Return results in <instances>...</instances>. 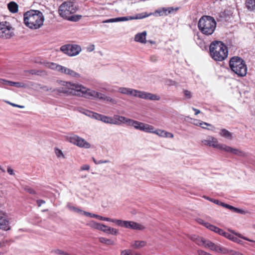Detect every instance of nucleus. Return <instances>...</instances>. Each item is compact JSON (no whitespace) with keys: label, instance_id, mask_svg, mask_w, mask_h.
I'll return each mask as SVG.
<instances>
[{"label":"nucleus","instance_id":"nucleus-4","mask_svg":"<svg viewBox=\"0 0 255 255\" xmlns=\"http://www.w3.org/2000/svg\"><path fill=\"white\" fill-rule=\"evenodd\" d=\"M202 142L205 145H209L238 156L244 157L247 156V153L244 151L234 148L224 144L219 143L218 139L213 136H209L206 139L203 140Z\"/></svg>","mask_w":255,"mask_h":255},{"label":"nucleus","instance_id":"nucleus-54","mask_svg":"<svg viewBox=\"0 0 255 255\" xmlns=\"http://www.w3.org/2000/svg\"><path fill=\"white\" fill-rule=\"evenodd\" d=\"M102 227H104V224H102L98 223L96 229L102 231V230H103L102 229Z\"/></svg>","mask_w":255,"mask_h":255},{"label":"nucleus","instance_id":"nucleus-48","mask_svg":"<svg viewBox=\"0 0 255 255\" xmlns=\"http://www.w3.org/2000/svg\"><path fill=\"white\" fill-rule=\"evenodd\" d=\"M221 206L226 208H227V209H229L230 210H231V211H233V209H234V207L233 206H231V205H230L229 204H225L224 203H221Z\"/></svg>","mask_w":255,"mask_h":255},{"label":"nucleus","instance_id":"nucleus-21","mask_svg":"<svg viewBox=\"0 0 255 255\" xmlns=\"http://www.w3.org/2000/svg\"><path fill=\"white\" fill-rule=\"evenodd\" d=\"M154 129V127L151 125L145 124L143 123H141L139 130L148 132V133H152L153 132V130Z\"/></svg>","mask_w":255,"mask_h":255},{"label":"nucleus","instance_id":"nucleus-18","mask_svg":"<svg viewBox=\"0 0 255 255\" xmlns=\"http://www.w3.org/2000/svg\"><path fill=\"white\" fill-rule=\"evenodd\" d=\"M130 119H128L124 116L119 115H115L114 117V121H116L118 123L116 124V125H120L121 124H126L127 126H128Z\"/></svg>","mask_w":255,"mask_h":255},{"label":"nucleus","instance_id":"nucleus-10","mask_svg":"<svg viewBox=\"0 0 255 255\" xmlns=\"http://www.w3.org/2000/svg\"><path fill=\"white\" fill-rule=\"evenodd\" d=\"M60 50L64 53L70 56L77 55L81 51V46L77 44H66L62 46Z\"/></svg>","mask_w":255,"mask_h":255},{"label":"nucleus","instance_id":"nucleus-19","mask_svg":"<svg viewBox=\"0 0 255 255\" xmlns=\"http://www.w3.org/2000/svg\"><path fill=\"white\" fill-rule=\"evenodd\" d=\"M174 10L173 7H163L161 9H159L156 11V12L159 13L160 16L167 15Z\"/></svg>","mask_w":255,"mask_h":255},{"label":"nucleus","instance_id":"nucleus-15","mask_svg":"<svg viewBox=\"0 0 255 255\" xmlns=\"http://www.w3.org/2000/svg\"><path fill=\"white\" fill-rule=\"evenodd\" d=\"M37 63H40V64L43 65L45 67L53 69L56 70L57 71L59 72V70L60 69V67H62V66L58 65L56 63L53 62H49L46 61H40V62H36Z\"/></svg>","mask_w":255,"mask_h":255},{"label":"nucleus","instance_id":"nucleus-60","mask_svg":"<svg viewBox=\"0 0 255 255\" xmlns=\"http://www.w3.org/2000/svg\"><path fill=\"white\" fill-rule=\"evenodd\" d=\"M45 203V201L43 200H37V203L38 206H40L42 204H44Z\"/></svg>","mask_w":255,"mask_h":255},{"label":"nucleus","instance_id":"nucleus-17","mask_svg":"<svg viewBox=\"0 0 255 255\" xmlns=\"http://www.w3.org/2000/svg\"><path fill=\"white\" fill-rule=\"evenodd\" d=\"M235 251L228 249L225 247H224L220 245H218L217 248H216V252L218 253L222 254L224 255L230 254L231 255H234Z\"/></svg>","mask_w":255,"mask_h":255},{"label":"nucleus","instance_id":"nucleus-24","mask_svg":"<svg viewBox=\"0 0 255 255\" xmlns=\"http://www.w3.org/2000/svg\"><path fill=\"white\" fill-rule=\"evenodd\" d=\"M146 245V242L144 241H135L131 245L132 248L137 249H140Z\"/></svg>","mask_w":255,"mask_h":255},{"label":"nucleus","instance_id":"nucleus-25","mask_svg":"<svg viewBox=\"0 0 255 255\" xmlns=\"http://www.w3.org/2000/svg\"><path fill=\"white\" fill-rule=\"evenodd\" d=\"M9 10L12 13H15L18 11V4L14 2L11 1L7 4Z\"/></svg>","mask_w":255,"mask_h":255},{"label":"nucleus","instance_id":"nucleus-64","mask_svg":"<svg viewBox=\"0 0 255 255\" xmlns=\"http://www.w3.org/2000/svg\"><path fill=\"white\" fill-rule=\"evenodd\" d=\"M192 110L194 111H195V114L196 115H197L199 114V113H200V111L199 110H198V109H195L194 108H192Z\"/></svg>","mask_w":255,"mask_h":255},{"label":"nucleus","instance_id":"nucleus-11","mask_svg":"<svg viewBox=\"0 0 255 255\" xmlns=\"http://www.w3.org/2000/svg\"><path fill=\"white\" fill-rule=\"evenodd\" d=\"M69 140L70 142L80 147H83L86 148H89L90 147V144L87 142L83 138L76 135H74L69 137Z\"/></svg>","mask_w":255,"mask_h":255},{"label":"nucleus","instance_id":"nucleus-16","mask_svg":"<svg viewBox=\"0 0 255 255\" xmlns=\"http://www.w3.org/2000/svg\"><path fill=\"white\" fill-rule=\"evenodd\" d=\"M152 133L156 134L160 137H169L173 138L174 137L173 134L172 133L166 131L164 130L160 129H154L153 130Z\"/></svg>","mask_w":255,"mask_h":255},{"label":"nucleus","instance_id":"nucleus-59","mask_svg":"<svg viewBox=\"0 0 255 255\" xmlns=\"http://www.w3.org/2000/svg\"><path fill=\"white\" fill-rule=\"evenodd\" d=\"M121 255H130L129 251L127 250H124L122 252Z\"/></svg>","mask_w":255,"mask_h":255},{"label":"nucleus","instance_id":"nucleus-13","mask_svg":"<svg viewBox=\"0 0 255 255\" xmlns=\"http://www.w3.org/2000/svg\"><path fill=\"white\" fill-rule=\"evenodd\" d=\"M60 68V69L59 70V72L62 74H64L71 78L76 79L79 78L81 77L80 74L77 73L76 72L71 69L68 68L63 66H62V67Z\"/></svg>","mask_w":255,"mask_h":255},{"label":"nucleus","instance_id":"nucleus-41","mask_svg":"<svg viewBox=\"0 0 255 255\" xmlns=\"http://www.w3.org/2000/svg\"><path fill=\"white\" fill-rule=\"evenodd\" d=\"M194 241L199 246L205 245L206 242H204L200 237L196 238Z\"/></svg>","mask_w":255,"mask_h":255},{"label":"nucleus","instance_id":"nucleus-39","mask_svg":"<svg viewBox=\"0 0 255 255\" xmlns=\"http://www.w3.org/2000/svg\"><path fill=\"white\" fill-rule=\"evenodd\" d=\"M228 239L231 240V241H232L234 242L237 243L238 244H243L242 241H241L240 239H239V238H238L232 235H231L230 236H228Z\"/></svg>","mask_w":255,"mask_h":255},{"label":"nucleus","instance_id":"nucleus-62","mask_svg":"<svg viewBox=\"0 0 255 255\" xmlns=\"http://www.w3.org/2000/svg\"><path fill=\"white\" fill-rule=\"evenodd\" d=\"M221 235L228 239V236H230L231 234L224 231L223 234H222Z\"/></svg>","mask_w":255,"mask_h":255},{"label":"nucleus","instance_id":"nucleus-3","mask_svg":"<svg viewBox=\"0 0 255 255\" xmlns=\"http://www.w3.org/2000/svg\"><path fill=\"white\" fill-rule=\"evenodd\" d=\"M210 55L216 61H223L228 55L227 46L221 41L212 42L209 47Z\"/></svg>","mask_w":255,"mask_h":255},{"label":"nucleus","instance_id":"nucleus-6","mask_svg":"<svg viewBox=\"0 0 255 255\" xmlns=\"http://www.w3.org/2000/svg\"><path fill=\"white\" fill-rule=\"evenodd\" d=\"M198 26L203 34L210 35L215 30L216 22L213 17L205 15L199 19Z\"/></svg>","mask_w":255,"mask_h":255},{"label":"nucleus","instance_id":"nucleus-2","mask_svg":"<svg viewBox=\"0 0 255 255\" xmlns=\"http://www.w3.org/2000/svg\"><path fill=\"white\" fill-rule=\"evenodd\" d=\"M44 16L42 13L37 10H30L24 14V24L29 28L36 29L43 23Z\"/></svg>","mask_w":255,"mask_h":255},{"label":"nucleus","instance_id":"nucleus-46","mask_svg":"<svg viewBox=\"0 0 255 255\" xmlns=\"http://www.w3.org/2000/svg\"><path fill=\"white\" fill-rule=\"evenodd\" d=\"M184 96L186 99H190L192 97L191 93L188 90H184Z\"/></svg>","mask_w":255,"mask_h":255},{"label":"nucleus","instance_id":"nucleus-45","mask_svg":"<svg viewBox=\"0 0 255 255\" xmlns=\"http://www.w3.org/2000/svg\"><path fill=\"white\" fill-rule=\"evenodd\" d=\"M24 190L30 194L35 195L36 194L35 191L28 186L25 187Z\"/></svg>","mask_w":255,"mask_h":255},{"label":"nucleus","instance_id":"nucleus-53","mask_svg":"<svg viewBox=\"0 0 255 255\" xmlns=\"http://www.w3.org/2000/svg\"><path fill=\"white\" fill-rule=\"evenodd\" d=\"M90 169V166L87 164H84L81 167L82 170H89Z\"/></svg>","mask_w":255,"mask_h":255},{"label":"nucleus","instance_id":"nucleus-8","mask_svg":"<svg viewBox=\"0 0 255 255\" xmlns=\"http://www.w3.org/2000/svg\"><path fill=\"white\" fill-rule=\"evenodd\" d=\"M77 9L74 3L71 1H66L62 3L59 8V15L66 19L69 15L77 11Z\"/></svg>","mask_w":255,"mask_h":255},{"label":"nucleus","instance_id":"nucleus-33","mask_svg":"<svg viewBox=\"0 0 255 255\" xmlns=\"http://www.w3.org/2000/svg\"><path fill=\"white\" fill-rule=\"evenodd\" d=\"M106 233L108 234H112L113 235H117L119 234V231L118 229H116L115 228H113L108 227V228L106 229Z\"/></svg>","mask_w":255,"mask_h":255},{"label":"nucleus","instance_id":"nucleus-5","mask_svg":"<svg viewBox=\"0 0 255 255\" xmlns=\"http://www.w3.org/2000/svg\"><path fill=\"white\" fill-rule=\"evenodd\" d=\"M229 67L238 77H243L247 73V66L245 60L239 56H233L229 61Z\"/></svg>","mask_w":255,"mask_h":255},{"label":"nucleus","instance_id":"nucleus-28","mask_svg":"<svg viewBox=\"0 0 255 255\" xmlns=\"http://www.w3.org/2000/svg\"><path fill=\"white\" fill-rule=\"evenodd\" d=\"M246 5L247 8L250 10H253L255 9V0H246Z\"/></svg>","mask_w":255,"mask_h":255},{"label":"nucleus","instance_id":"nucleus-47","mask_svg":"<svg viewBox=\"0 0 255 255\" xmlns=\"http://www.w3.org/2000/svg\"><path fill=\"white\" fill-rule=\"evenodd\" d=\"M236 235L238 236L239 238H241V239H243L245 240H246V241H248L249 242H255V241L252 240H251L247 237H245L244 236H243V235H242L241 234H239V233H236Z\"/></svg>","mask_w":255,"mask_h":255},{"label":"nucleus","instance_id":"nucleus-9","mask_svg":"<svg viewBox=\"0 0 255 255\" xmlns=\"http://www.w3.org/2000/svg\"><path fill=\"white\" fill-rule=\"evenodd\" d=\"M14 35V28L7 21L0 22V38H10Z\"/></svg>","mask_w":255,"mask_h":255},{"label":"nucleus","instance_id":"nucleus-50","mask_svg":"<svg viewBox=\"0 0 255 255\" xmlns=\"http://www.w3.org/2000/svg\"><path fill=\"white\" fill-rule=\"evenodd\" d=\"M40 89H42V90H43L44 91H51V92L54 91V90H52V89L51 88H49L46 86H41Z\"/></svg>","mask_w":255,"mask_h":255},{"label":"nucleus","instance_id":"nucleus-52","mask_svg":"<svg viewBox=\"0 0 255 255\" xmlns=\"http://www.w3.org/2000/svg\"><path fill=\"white\" fill-rule=\"evenodd\" d=\"M98 219L102 221H110V218L104 217L98 215Z\"/></svg>","mask_w":255,"mask_h":255},{"label":"nucleus","instance_id":"nucleus-1","mask_svg":"<svg viewBox=\"0 0 255 255\" xmlns=\"http://www.w3.org/2000/svg\"><path fill=\"white\" fill-rule=\"evenodd\" d=\"M64 87L59 88L58 91L64 94H71L86 98H98L106 102L114 103L115 101L110 97L97 91L90 90L81 84L66 82Z\"/></svg>","mask_w":255,"mask_h":255},{"label":"nucleus","instance_id":"nucleus-57","mask_svg":"<svg viewBox=\"0 0 255 255\" xmlns=\"http://www.w3.org/2000/svg\"><path fill=\"white\" fill-rule=\"evenodd\" d=\"M210 201L217 204V205H221V203H222L220 201H219L218 200L214 199H210Z\"/></svg>","mask_w":255,"mask_h":255},{"label":"nucleus","instance_id":"nucleus-34","mask_svg":"<svg viewBox=\"0 0 255 255\" xmlns=\"http://www.w3.org/2000/svg\"><path fill=\"white\" fill-rule=\"evenodd\" d=\"M82 16L80 15H69L66 19L69 21H77L79 20Z\"/></svg>","mask_w":255,"mask_h":255},{"label":"nucleus","instance_id":"nucleus-32","mask_svg":"<svg viewBox=\"0 0 255 255\" xmlns=\"http://www.w3.org/2000/svg\"><path fill=\"white\" fill-rule=\"evenodd\" d=\"M99 240L100 243L108 245H113L114 244V242L113 241L104 237L99 238Z\"/></svg>","mask_w":255,"mask_h":255},{"label":"nucleus","instance_id":"nucleus-7","mask_svg":"<svg viewBox=\"0 0 255 255\" xmlns=\"http://www.w3.org/2000/svg\"><path fill=\"white\" fill-rule=\"evenodd\" d=\"M118 91L125 95H131L144 100L151 101H158L160 100V97L157 95L131 88L120 87L119 88Z\"/></svg>","mask_w":255,"mask_h":255},{"label":"nucleus","instance_id":"nucleus-12","mask_svg":"<svg viewBox=\"0 0 255 255\" xmlns=\"http://www.w3.org/2000/svg\"><path fill=\"white\" fill-rule=\"evenodd\" d=\"M122 227L132 230H137L142 231L145 228V227L139 223L131 221H123Z\"/></svg>","mask_w":255,"mask_h":255},{"label":"nucleus","instance_id":"nucleus-20","mask_svg":"<svg viewBox=\"0 0 255 255\" xmlns=\"http://www.w3.org/2000/svg\"><path fill=\"white\" fill-rule=\"evenodd\" d=\"M146 32L143 31L141 33H137L135 35L134 40L135 41L139 42L142 43H146Z\"/></svg>","mask_w":255,"mask_h":255},{"label":"nucleus","instance_id":"nucleus-26","mask_svg":"<svg viewBox=\"0 0 255 255\" xmlns=\"http://www.w3.org/2000/svg\"><path fill=\"white\" fill-rule=\"evenodd\" d=\"M128 126L133 127L136 129L139 130L142 122L130 119Z\"/></svg>","mask_w":255,"mask_h":255},{"label":"nucleus","instance_id":"nucleus-31","mask_svg":"<svg viewBox=\"0 0 255 255\" xmlns=\"http://www.w3.org/2000/svg\"><path fill=\"white\" fill-rule=\"evenodd\" d=\"M218 245V244H215L210 241H208L205 243L204 246L209 248L211 250L216 252Z\"/></svg>","mask_w":255,"mask_h":255},{"label":"nucleus","instance_id":"nucleus-56","mask_svg":"<svg viewBox=\"0 0 255 255\" xmlns=\"http://www.w3.org/2000/svg\"><path fill=\"white\" fill-rule=\"evenodd\" d=\"M115 22H117L116 18L109 19L106 20L104 21V22H105V23Z\"/></svg>","mask_w":255,"mask_h":255},{"label":"nucleus","instance_id":"nucleus-23","mask_svg":"<svg viewBox=\"0 0 255 255\" xmlns=\"http://www.w3.org/2000/svg\"><path fill=\"white\" fill-rule=\"evenodd\" d=\"M100 121L106 123V124H110L112 125L118 124L116 121H114V119L110 117H108L105 115H103L100 119Z\"/></svg>","mask_w":255,"mask_h":255},{"label":"nucleus","instance_id":"nucleus-49","mask_svg":"<svg viewBox=\"0 0 255 255\" xmlns=\"http://www.w3.org/2000/svg\"><path fill=\"white\" fill-rule=\"evenodd\" d=\"M232 211L235 213H240L242 214H244L245 213L244 210L236 207H234V209Z\"/></svg>","mask_w":255,"mask_h":255},{"label":"nucleus","instance_id":"nucleus-30","mask_svg":"<svg viewBox=\"0 0 255 255\" xmlns=\"http://www.w3.org/2000/svg\"><path fill=\"white\" fill-rule=\"evenodd\" d=\"M194 124L197 126H202L203 125H206V126H209L211 128H215V127L212 125L211 124H208L206 122H204L203 121L198 120H194Z\"/></svg>","mask_w":255,"mask_h":255},{"label":"nucleus","instance_id":"nucleus-29","mask_svg":"<svg viewBox=\"0 0 255 255\" xmlns=\"http://www.w3.org/2000/svg\"><path fill=\"white\" fill-rule=\"evenodd\" d=\"M142 17H132V16H124V17H117L116 18L117 22L119 21H127L129 20H132V19H138L139 18H141Z\"/></svg>","mask_w":255,"mask_h":255},{"label":"nucleus","instance_id":"nucleus-63","mask_svg":"<svg viewBox=\"0 0 255 255\" xmlns=\"http://www.w3.org/2000/svg\"><path fill=\"white\" fill-rule=\"evenodd\" d=\"M81 214H83L86 216H90V215H91V213H89V212H88L86 211H84L82 210V212Z\"/></svg>","mask_w":255,"mask_h":255},{"label":"nucleus","instance_id":"nucleus-55","mask_svg":"<svg viewBox=\"0 0 255 255\" xmlns=\"http://www.w3.org/2000/svg\"><path fill=\"white\" fill-rule=\"evenodd\" d=\"M94 49L95 45L94 44H92L87 48V50L88 52H92L94 50Z\"/></svg>","mask_w":255,"mask_h":255},{"label":"nucleus","instance_id":"nucleus-51","mask_svg":"<svg viewBox=\"0 0 255 255\" xmlns=\"http://www.w3.org/2000/svg\"><path fill=\"white\" fill-rule=\"evenodd\" d=\"M197 222L199 224H200L201 225H203L205 227V224L208 223V222H206L203 220H202V219H200V218L197 219Z\"/></svg>","mask_w":255,"mask_h":255},{"label":"nucleus","instance_id":"nucleus-22","mask_svg":"<svg viewBox=\"0 0 255 255\" xmlns=\"http://www.w3.org/2000/svg\"><path fill=\"white\" fill-rule=\"evenodd\" d=\"M8 221L4 217H0V229L7 231L10 229Z\"/></svg>","mask_w":255,"mask_h":255},{"label":"nucleus","instance_id":"nucleus-38","mask_svg":"<svg viewBox=\"0 0 255 255\" xmlns=\"http://www.w3.org/2000/svg\"><path fill=\"white\" fill-rule=\"evenodd\" d=\"M205 227L209 229L210 230H211L212 231H214L215 233L217 232V230L219 228L213 225H211L210 223L205 224Z\"/></svg>","mask_w":255,"mask_h":255},{"label":"nucleus","instance_id":"nucleus-40","mask_svg":"<svg viewBox=\"0 0 255 255\" xmlns=\"http://www.w3.org/2000/svg\"><path fill=\"white\" fill-rule=\"evenodd\" d=\"M110 220L109 222H113V223L116 224L118 226L122 227L124 220L111 219V218H110Z\"/></svg>","mask_w":255,"mask_h":255},{"label":"nucleus","instance_id":"nucleus-27","mask_svg":"<svg viewBox=\"0 0 255 255\" xmlns=\"http://www.w3.org/2000/svg\"><path fill=\"white\" fill-rule=\"evenodd\" d=\"M220 134L225 138H228L230 139L232 138V134L231 132L227 130L225 128H222L221 129V131L220 132Z\"/></svg>","mask_w":255,"mask_h":255},{"label":"nucleus","instance_id":"nucleus-44","mask_svg":"<svg viewBox=\"0 0 255 255\" xmlns=\"http://www.w3.org/2000/svg\"><path fill=\"white\" fill-rule=\"evenodd\" d=\"M53 252L59 255H69V254H68L67 253H66L59 249L55 250L53 251Z\"/></svg>","mask_w":255,"mask_h":255},{"label":"nucleus","instance_id":"nucleus-35","mask_svg":"<svg viewBox=\"0 0 255 255\" xmlns=\"http://www.w3.org/2000/svg\"><path fill=\"white\" fill-rule=\"evenodd\" d=\"M54 152H55V153L56 156L58 158H65V156H64L63 152L62 151V150H60V149L58 148L57 147H55L54 148Z\"/></svg>","mask_w":255,"mask_h":255},{"label":"nucleus","instance_id":"nucleus-43","mask_svg":"<svg viewBox=\"0 0 255 255\" xmlns=\"http://www.w3.org/2000/svg\"><path fill=\"white\" fill-rule=\"evenodd\" d=\"M98 223L94 221H91L89 222V223H87V226H89V227L96 229L97 225Z\"/></svg>","mask_w":255,"mask_h":255},{"label":"nucleus","instance_id":"nucleus-42","mask_svg":"<svg viewBox=\"0 0 255 255\" xmlns=\"http://www.w3.org/2000/svg\"><path fill=\"white\" fill-rule=\"evenodd\" d=\"M43 73H44V71L42 70H37L32 69L29 71V73L32 75H40Z\"/></svg>","mask_w":255,"mask_h":255},{"label":"nucleus","instance_id":"nucleus-36","mask_svg":"<svg viewBox=\"0 0 255 255\" xmlns=\"http://www.w3.org/2000/svg\"><path fill=\"white\" fill-rule=\"evenodd\" d=\"M89 117H91L96 120L100 121V120H101L100 119L101 118L102 115H101V114H98L96 113H94V112H89Z\"/></svg>","mask_w":255,"mask_h":255},{"label":"nucleus","instance_id":"nucleus-58","mask_svg":"<svg viewBox=\"0 0 255 255\" xmlns=\"http://www.w3.org/2000/svg\"><path fill=\"white\" fill-rule=\"evenodd\" d=\"M7 171L10 175H12L14 174L13 170L11 169L10 167H8L7 168Z\"/></svg>","mask_w":255,"mask_h":255},{"label":"nucleus","instance_id":"nucleus-37","mask_svg":"<svg viewBox=\"0 0 255 255\" xmlns=\"http://www.w3.org/2000/svg\"><path fill=\"white\" fill-rule=\"evenodd\" d=\"M67 207L71 211H73L74 212H76V213H79L80 214H82V210L81 209L78 208H77L76 207L70 205H67Z\"/></svg>","mask_w":255,"mask_h":255},{"label":"nucleus","instance_id":"nucleus-14","mask_svg":"<svg viewBox=\"0 0 255 255\" xmlns=\"http://www.w3.org/2000/svg\"><path fill=\"white\" fill-rule=\"evenodd\" d=\"M6 85H9L11 86H14L17 88H25L26 84L20 82H15L10 81L2 79H0V87H4Z\"/></svg>","mask_w":255,"mask_h":255},{"label":"nucleus","instance_id":"nucleus-61","mask_svg":"<svg viewBox=\"0 0 255 255\" xmlns=\"http://www.w3.org/2000/svg\"><path fill=\"white\" fill-rule=\"evenodd\" d=\"M110 162V161L109 160H99L98 163L99 164H102V163H109Z\"/></svg>","mask_w":255,"mask_h":255}]
</instances>
